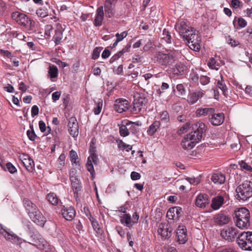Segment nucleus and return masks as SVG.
<instances>
[{
  "label": "nucleus",
  "instance_id": "obj_60",
  "mask_svg": "<svg viewBox=\"0 0 252 252\" xmlns=\"http://www.w3.org/2000/svg\"><path fill=\"white\" fill-rule=\"evenodd\" d=\"M53 30V28L52 25H47L45 27V34L48 36H50L51 34V32Z\"/></svg>",
  "mask_w": 252,
  "mask_h": 252
},
{
  "label": "nucleus",
  "instance_id": "obj_46",
  "mask_svg": "<svg viewBox=\"0 0 252 252\" xmlns=\"http://www.w3.org/2000/svg\"><path fill=\"white\" fill-rule=\"evenodd\" d=\"M93 163L94 162L92 159L91 158H88L86 167L88 171L92 176H93L95 173Z\"/></svg>",
  "mask_w": 252,
  "mask_h": 252
},
{
  "label": "nucleus",
  "instance_id": "obj_27",
  "mask_svg": "<svg viewBox=\"0 0 252 252\" xmlns=\"http://www.w3.org/2000/svg\"><path fill=\"white\" fill-rule=\"evenodd\" d=\"M215 112V110L213 108H199L196 110V115L197 117L208 116L209 118L212 113Z\"/></svg>",
  "mask_w": 252,
  "mask_h": 252
},
{
  "label": "nucleus",
  "instance_id": "obj_57",
  "mask_svg": "<svg viewBox=\"0 0 252 252\" xmlns=\"http://www.w3.org/2000/svg\"><path fill=\"white\" fill-rule=\"evenodd\" d=\"M210 78L207 76H201L200 77V82L203 85H206L210 82Z\"/></svg>",
  "mask_w": 252,
  "mask_h": 252
},
{
  "label": "nucleus",
  "instance_id": "obj_48",
  "mask_svg": "<svg viewBox=\"0 0 252 252\" xmlns=\"http://www.w3.org/2000/svg\"><path fill=\"white\" fill-rule=\"evenodd\" d=\"M118 147L120 149H122L123 150H126V152H129L132 149V146L131 145L127 144L122 140H121L119 143Z\"/></svg>",
  "mask_w": 252,
  "mask_h": 252
},
{
  "label": "nucleus",
  "instance_id": "obj_21",
  "mask_svg": "<svg viewBox=\"0 0 252 252\" xmlns=\"http://www.w3.org/2000/svg\"><path fill=\"white\" fill-rule=\"evenodd\" d=\"M201 91L190 92L187 97V101L190 104H193L204 95Z\"/></svg>",
  "mask_w": 252,
  "mask_h": 252
},
{
  "label": "nucleus",
  "instance_id": "obj_34",
  "mask_svg": "<svg viewBox=\"0 0 252 252\" xmlns=\"http://www.w3.org/2000/svg\"><path fill=\"white\" fill-rule=\"evenodd\" d=\"M190 29H192V28L188 26L184 21L180 22L178 27V32L183 37H184V35L186 34V32L190 30Z\"/></svg>",
  "mask_w": 252,
  "mask_h": 252
},
{
  "label": "nucleus",
  "instance_id": "obj_3",
  "mask_svg": "<svg viewBox=\"0 0 252 252\" xmlns=\"http://www.w3.org/2000/svg\"><path fill=\"white\" fill-rule=\"evenodd\" d=\"M188 43L189 47L195 51H199L200 48L199 37L197 32L193 28L186 32L183 37Z\"/></svg>",
  "mask_w": 252,
  "mask_h": 252
},
{
  "label": "nucleus",
  "instance_id": "obj_5",
  "mask_svg": "<svg viewBox=\"0 0 252 252\" xmlns=\"http://www.w3.org/2000/svg\"><path fill=\"white\" fill-rule=\"evenodd\" d=\"M175 52L171 51L167 54L159 52L156 53L155 58L161 65L167 66L172 64L175 60Z\"/></svg>",
  "mask_w": 252,
  "mask_h": 252
},
{
  "label": "nucleus",
  "instance_id": "obj_29",
  "mask_svg": "<svg viewBox=\"0 0 252 252\" xmlns=\"http://www.w3.org/2000/svg\"><path fill=\"white\" fill-rule=\"evenodd\" d=\"M187 67L181 63L176 64L172 68V72L176 75H181L186 70Z\"/></svg>",
  "mask_w": 252,
  "mask_h": 252
},
{
  "label": "nucleus",
  "instance_id": "obj_50",
  "mask_svg": "<svg viewBox=\"0 0 252 252\" xmlns=\"http://www.w3.org/2000/svg\"><path fill=\"white\" fill-rule=\"evenodd\" d=\"M102 48L100 47H97L94 49L92 53V59L93 60H96L99 57L100 53Z\"/></svg>",
  "mask_w": 252,
  "mask_h": 252
},
{
  "label": "nucleus",
  "instance_id": "obj_62",
  "mask_svg": "<svg viewBox=\"0 0 252 252\" xmlns=\"http://www.w3.org/2000/svg\"><path fill=\"white\" fill-rule=\"evenodd\" d=\"M32 117H34L35 116H37L39 113V108L37 105H33L32 108Z\"/></svg>",
  "mask_w": 252,
  "mask_h": 252
},
{
  "label": "nucleus",
  "instance_id": "obj_58",
  "mask_svg": "<svg viewBox=\"0 0 252 252\" xmlns=\"http://www.w3.org/2000/svg\"><path fill=\"white\" fill-rule=\"evenodd\" d=\"M240 165L242 168H243L244 169H245L247 171H252V167L250 165H249L248 163H247L246 162H245L243 160L241 161V162L240 163Z\"/></svg>",
  "mask_w": 252,
  "mask_h": 252
},
{
  "label": "nucleus",
  "instance_id": "obj_42",
  "mask_svg": "<svg viewBox=\"0 0 252 252\" xmlns=\"http://www.w3.org/2000/svg\"><path fill=\"white\" fill-rule=\"evenodd\" d=\"M63 37V32L62 30H57L55 32V35L54 37V42L56 45H59Z\"/></svg>",
  "mask_w": 252,
  "mask_h": 252
},
{
  "label": "nucleus",
  "instance_id": "obj_20",
  "mask_svg": "<svg viewBox=\"0 0 252 252\" xmlns=\"http://www.w3.org/2000/svg\"><path fill=\"white\" fill-rule=\"evenodd\" d=\"M230 220V217L224 213L220 212L215 216V222L219 225L227 224Z\"/></svg>",
  "mask_w": 252,
  "mask_h": 252
},
{
  "label": "nucleus",
  "instance_id": "obj_18",
  "mask_svg": "<svg viewBox=\"0 0 252 252\" xmlns=\"http://www.w3.org/2000/svg\"><path fill=\"white\" fill-rule=\"evenodd\" d=\"M29 18L26 14L17 11L13 12L12 14V18L20 25L24 27Z\"/></svg>",
  "mask_w": 252,
  "mask_h": 252
},
{
  "label": "nucleus",
  "instance_id": "obj_19",
  "mask_svg": "<svg viewBox=\"0 0 252 252\" xmlns=\"http://www.w3.org/2000/svg\"><path fill=\"white\" fill-rule=\"evenodd\" d=\"M209 204V196L206 194L198 195L195 199V205L199 208H205Z\"/></svg>",
  "mask_w": 252,
  "mask_h": 252
},
{
  "label": "nucleus",
  "instance_id": "obj_14",
  "mask_svg": "<svg viewBox=\"0 0 252 252\" xmlns=\"http://www.w3.org/2000/svg\"><path fill=\"white\" fill-rule=\"evenodd\" d=\"M31 219L38 225L43 226L46 222V219L38 209L29 216Z\"/></svg>",
  "mask_w": 252,
  "mask_h": 252
},
{
  "label": "nucleus",
  "instance_id": "obj_47",
  "mask_svg": "<svg viewBox=\"0 0 252 252\" xmlns=\"http://www.w3.org/2000/svg\"><path fill=\"white\" fill-rule=\"evenodd\" d=\"M161 38L168 43H171L172 38L170 32L166 29H164L163 31L162 37Z\"/></svg>",
  "mask_w": 252,
  "mask_h": 252
},
{
  "label": "nucleus",
  "instance_id": "obj_17",
  "mask_svg": "<svg viewBox=\"0 0 252 252\" xmlns=\"http://www.w3.org/2000/svg\"><path fill=\"white\" fill-rule=\"evenodd\" d=\"M196 130L190 133L194 135L197 140L200 141L202 138L203 134L206 132L207 127L204 123L201 122H199L196 124Z\"/></svg>",
  "mask_w": 252,
  "mask_h": 252
},
{
  "label": "nucleus",
  "instance_id": "obj_23",
  "mask_svg": "<svg viewBox=\"0 0 252 252\" xmlns=\"http://www.w3.org/2000/svg\"><path fill=\"white\" fill-rule=\"evenodd\" d=\"M104 19V11L102 6L97 8L96 11L95 17L94 20V25L96 27L101 26Z\"/></svg>",
  "mask_w": 252,
  "mask_h": 252
},
{
  "label": "nucleus",
  "instance_id": "obj_7",
  "mask_svg": "<svg viewBox=\"0 0 252 252\" xmlns=\"http://www.w3.org/2000/svg\"><path fill=\"white\" fill-rule=\"evenodd\" d=\"M76 171L74 169L71 170L69 172V178L71 183L72 188L74 192L75 198L78 197L79 192L81 190V183L77 177Z\"/></svg>",
  "mask_w": 252,
  "mask_h": 252
},
{
  "label": "nucleus",
  "instance_id": "obj_39",
  "mask_svg": "<svg viewBox=\"0 0 252 252\" xmlns=\"http://www.w3.org/2000/svg\"><path fill=\"white\" fill-rule=\"evenodd\" d=\"M208 66L212 69H215L218 70L220 67V64L216 60L215 58L212 57L211 58L208 62Z\"/></svg>",
  "mask_w": 252,
  "mask_h": 252
},
{
  "label": "nucleus",
  "instance_id": "obj_49",
  "mask_svg": "<svg viewBox=\"0 0 252 252\" xmlns=\"http://www.w3.org/2000/svg\"><path fill=\"white\" fill-rule=\"evenodd\" d=\"M30 128L31 129V130H28L27 131V135L31 141H34L35 140V138L36 137V135L35 134V133L33 130V126H31Z\"/></svg>",
  "mask_w": 252,
  "mask_h": 252
},
{
  "label": "nucleus",
  "instance_id": "obj_24",
  "mask_svg": "<svg viewBox=\"0 0 252 252\" xmlns=\"http://www.w3.org/2000/svg\"><path fill=\"white\" fill-rule=\"evenodd\" d=\"M63 217L67 220H71L75 217V211L73 207L63 208L61 210Z\"/></svg>",
  "mask_w": 252,
  "mask_h": 252
},
{
  "label": "nucleus",
  "instance_id": "obj_35",
  "mask_svg": "<svg viewBox=\"0 0 252 252\" xmlns=\"http://www.w3.org/2000/svg\"><path fill=\"white\" fill-rule=\"evenodd\" d=\"M160 123L158 121H155L148 128L147 132L150 136L153 135L159 128Z\"/></svg>",
  "mask_w": 252,
  "mask_h": 252
},
{
  "label": "nucleus",
  "instance_id": "obj_10",
  "mask_svg": "<svg viewBox=\"0 0 252 252\" xmlns=\"http://www.w3.org/2000/svg\"><path fill=\"white\" fill-rule=\"evenodd\" d=\"M172 229L168 223H160L158 227V232L162 240L169 239L171 236Z\"/></svg>",
  "mask_w": 252,
  "mask_h": 252
},
{
  "label": "nucleus",
  "instance_id": "obj_61",
  "mask_svg": "<svg viewBox=\"0 0 252 252\" xmlns=\"http://www.w3.org/2000/svg\"><path fill=\"white\" fill-rule=\"evenodd\" d=\"M160 119L162 121L167 122L169 119L168 113L166 111H163L160 115Z\"/></svg>",
  "mask_w": 252,
  "mask_h": 252
},
{
  "label": "nucleus",
  "instance_id": "obj_25",
  "mask_svg": "<svg viewBox=\"0 0 252 252\" xmlns=\"http://www.w3.org/2000/svg\"><path fill=\"white\" fill-rule=\"evenodd\" d=\"M23 203L29 216L38 209L36 205L28 198L24 199Z\"/></svg>",
  "mask_w": 252,
  "mask_h": 252
},
{
  "label": "nucleus",
  "instance_id": "obj_43",
  "mask_svg": "<svg viewBox=\"0 0 252 252\" xmlns=\"http://www.w3.org/2000/svg\"><path fill=\"white\" fill-rule=\"evenodd\" d=\"M104 11L105 15L108 18H111L115 15V11L114 7L108 6L104 5Z\"/></svg>",
  "mask_w": 252,
  "mask_h": 252
},
{
  "label": "nucleus",
  "instance_id": "obj_15",
  "mask_svg": "<svg viewBox=\"0 0 252 252\" xmlns=\"http://www.w3.org/2000/svg\"><path fill=\"white\" fill-rule=\"evenodd\" d=\"M114 108L119 113L125 112L128 108V101L126 99H118L115 101Z\"/></svg>",
  "mask_w": 252,
  "mask_h": 252
},
{
  "label": "nucleus",
  "instance_id": "obj_32",
  "mask_svg": "<svg viewBox=\"0 0 252 252\" xmlns=\"http://www.w3.org/2000/svg\"><path fill=\"white\" fill-rule=\"evenodd\" d=\"M120 221L122 223L124 224L126 226L129 228L132 227L133 225L132 218L128 214H125L121 216Z\"/></svg>",
  "mask_w": 252,
  "mask_h": 252
},
{
  "label": "nucleus",
  "instance_id": "obj_40",
  "mask_svg": "<svg viewBox=\"0 0 252 252\" xmlns=\"http://www.w3.org/2000/svg\"><path fill=\"white\" fill-rule=\"evenodd\" d=\"M220 80L218 81L217 86L219 89H220L222 91L223 94L224 95H226L227 90L226 86L223 79V76L222 75H220Z\"/></svg>",
  "mask_w": 252,
  "mask_h": 252
},
{
  "label": "nucleus",
  "instance_id": "obj_37",
  "mask_svg": "<svg viewBox=\"0 0 252 252\" xmlns=\"http://www.w3.org/2000/svg\"><path fill=\"white\" fill-rule=\"evenodd\" d=\"M48 69V75L51 79L57 77L59 72L56 66L50 65Z\"/></svg>",
  "mask_w": 252,
  "mask_h": 252
},
{
  "label": "nucleus",
  "instance_id": "obj_63",
  "mask_svg": "<svg viewBox=\"0 0 252 252\" xmlns=\"http://www.w3.org/2000/svg\"><path fill=\"white\" fill-rule=\"evenodd\" d=\"M130 177L132 180H137L140 179L141 175L139 173L133 171L131 173Z\"/></svg>",
  "mask_w": 252,
  "mask_h": 252
},
{
  "label": "nucleus",
  "instance_id": "obj_52",
  "mask_svg": "<svg viewBox=\"0 0 252 252\" xmlns=\"http://www.w3.org/2000/svg\"><path fill=\"white\" fill-rule=\"evenodd\" d=\"M190 126V123H187L183 126L181 127L178 131L179 135L182 134L188 131Z\"/></svg>",
  "mask_w": 252,
  "mask_h": 252
},
{
  "label": "nucleus",
  "instance_id": "obj_28",
  "mask_svg": "<svg viewBox=\"0 0 252 252\" xmlns=\"http://www.w3.org/2000/svg\"><path fill=\"white\" fill-rule=\"evenodd\" d=\"M224 203V198L220 195L214 197L211 205V207L215 210H218Z\"/></svg>",
  "mask_w": 252,
  "mask_h": 252
},
{
  "label": "nucleus",
  "instance_id": "obj_16",
  "mask_svg": "<svg viewBox=\"0 0 252 252\" xmlns=\"http://www.w3.org/2000/svg\"><path fill=\"white\" fill-rule=\"evenodd\" d=\"M224 120V114L222 113L216 114L215 112L210 116L209 120L211 124L215 126L221 125Z\"/></svg>",
  "mask_w": 252,
  "mask_h": 252
},
{
  "label": "nucleus",
  "instance_id": "obj_4",
  "mask_svg": "<svg viewBox=\"0 0 252 252\" xmlns=\"http://www.w3.org/2000/svg\"><path fill=\"white\" fill-rule=\"evenodd\" d=\"M239 247L244 251H252V232H242L236 240Z\"/></svg>",
  "mask_w": 252,
  "mask_h": 252
},
{
  "label": "nucleus",
  "instance_id": "obj_13",
  "mask_svg": "<svg viewBox=\"0 0 252 252\" xmlns=\"http://www.w3.org/2000/svg\"><path fill=\"white\" fill-rule=\"evenodd\" d=\"M182 209L180 207L170 208L167 211L166 217L169 220H178L182 216Z\"/></svg>",
  "mask_w": 252,
  "mask_h": 252
},
{
  "label": "nucleus",
  "instance_id": "obj_59",
  "mask_svg": "<svg viewBox=\"0 0 252 252\" xmlns=\"http://www.w3.org/2000/svg\"><path fill=\"white\" fill-rule=\"evenodd\" d=\"M127 35V32L126 31L123 32L120 34L119 33H116V36L117 39V41H122L125 37Z\"/></svg>",
  "mask_w": 252,
  "mask_h": 252
},
{
  "label": "nucleus",
  "instance_id": "obj_53",
  "mask_svg": "<svg viewBox=\"0 0 252 252\" xmlns=\"http://www.w3.org/2000/svg\"><path fill=\"white\" fill-rule=\"evenodd\" d=\"M102 101H99L97 103L96 107L94 108L93 111L95 115H98L102 109Z\"/></svg>",
  "mask_w": 252,
  "mask_h": 252
},
{
  "label": "nucleus",
  "instance_id": "obj_30",
  "mask_svg": "<svg viewBox=\"0 0 252 252\" xmlns=\"http://www.w3.org/2000/svg\"><path fill=\"white\" fill-rule=\"evenodd\" d=\"M87 216L88 217L89 219L91 222L92 225L94 230L95 231L97 234L101 235L103 233V230L100 228L98 222L92 217L90 213L89 215L87 214Z\"/></svg>",
  "mask_w": 252,
  "mask_h": 252
},
{
  "label": "nucleus",
  "instance_id": "obj_8",
  "mask_svg": "<svg viewBox=\"0 0 252 252\" xmlns=\"http://www.w3.org/2000/svg\"><path fill=\"white\" fill-rule=\"evenodd\" d=\"M199 141V140L195 138L194 135L190 132L183 139L181 142V146L184 149L189 150L193 148L196 143Z\"/></svg>",
  "mask_w": 252,
  "mask_h": 252
},
{
  "label": "nucleus",
  "instance_id": "obj_6",
  "mask_svg": "<svg viewBox=\"0 0 252 252\" xmlns=\"http://www.w3.org/2000/svg\"><path fill=\"white\" fill-rule=\"evenodd\" d=\"M147 103V100L143 95L137 94L134 96L131 112L133 114L139 113Z\"/></svg>",
  "mask_w": 252,
  "mask_h": 252
},
{
  "label": "nucleus",
  "instance_id": "obj_64",
  "mask_svg": "<svg viewBox=\"0 0 252 252\" xmlns=\"http://www.w3.org/2000/svg\"><path fill=\"white\" fill-rule=\"evenodd\" d=\"M61 93L60 92H55L52 94V98L54 102L56 101L57 100H59L60 96H61Z\"/></svg>",
  "mask_w": 252,
  "mask_h": 252
},
{
  "label": "nucleus",
  "instance_id": "obj_2",
  "mask_svg": "<svg viewBox=\"0 0 252 252\" xmlns=\"http://www.w3.org/2000/svg\"><path fill=\"white\" fill-rule=\"evenodd\" d=\"M236 198L239 201H245L252 197V183L245 181L236 189Z\"/></svg>",
  "mask_w": 252,
  "mask_h": 252
},
{
  "label": "nucleus",
  "instance_id": "obj_26",
  "mask_svg": "<svg viewBox=\"0 0 252 252\" xmlns=\"http://www.w3.org/2000/svg\"><path fill=\"white\" fill-rule=\"evenodd\" d=\"M22 163L27 170L29 172H32L34 166L33 161L28 156L24 155L22 160Z\"/></svg>",
  "mask_w": 252,
  "mask_h": 252
},
{
  "label": "nucleus",
  "instance_id": "obj_41",
  "mask_svg": "<svg viewBox=\"0 0 252 252\" xmlns=\"http://www.w3.org/2000/svg\"><path fill=\"white\" fill-rule=\"evenodd\" d=\"M119 132L120 135L123 137L128 136L129 134L128 126L125 125H119Z\"/></svg>",
  "mask_w": 252,
  "mask_h": 252
},
{
  "label": "nucleus",
  "instance_id": "obj_54",
  "mask_svg": "<svg viewBox=\"0 0 252 252\" xmlns=\"http://www.w3.org/2000/svg\"><path fill=\"white\" fill-rule=\"evenodd\" d=\"M6 167L8 171L11 174L17 172L16 167L11 162H7L6 164Z\"/></svg>",
  "mask_w": 252,
  "mask_h": 252
},
{
  "label": "nucleus",
  "instance_id": "obj_33",
  "mask_svg": "<svg viewBox=\"0 0 252 252\" xmlns=\"http://www.w3.org/2000/svg\"><path fill=\"white\" fill-rule=\"evenodd\" d=\"M211 180L217 184H223L225 181V177L223 174L221 173H215L213 174L211 177Z\"/></svg>",
  "mask_w": 252,
  "mask_h": 252
},
{
  "label": "nucleus",
  "instance_id": "obj_12",
  "mask_svg": "<svg viewBox=\"0 0 252 252\" xmlns=\"http://www.w3.org/2000/svg\"><path fill=\"white\" fill-rule=\"evenodd\" d=\"M68 126L70 134L73 137H76L79 133L78 123L75 117H72L69 118Z\"/></svg>",
  "mask_w": 252,
  "mask_h": 252
},
{
  "label": "nucleus",
  "instance_id": "obj_36",
  "mask_svg": "<svg viewBox=\"0 0 252 252\" xmlns=\"http://www.w3.org/2000/svg\"><path fill=\"white\" fill-rule=\"evenodd\" d=\"M139 122H132L130 121H126V125L128 126V129L132 133H135L137 131V126H141Z\"/></svg>",
  "mask_w": 252,
  "mask_h": 252
},
{
  "label": "nucleus",
  "instance_id": "obj_44",
  "mask_svg": "<svg viewBox=\"0 0 252 252\" xmlns=\"http://www.w3.org/2000/svg\"><path fill=\"white\" fill-rule=\"evenodd\" d=\"M95 152V148L91 146L90 149V156L88 158H91L92 159L94 163V164H97L98 159Z\"/></svg>",
  "mask_w": 252,
  "mask_h": 252
},
{
  "label": "nucleus",
  "instance_id": "obj_55",
  "mask_svg": "<svg viewBox=\"0 0 252 252\" xmlns=\"http://www.w3.org/2000/svg\"><path fill=\"white\" fill-rule=\"evenodd\" d=\"M69 155L71 162L74 163H76V159L78 158V156L76 152L75 151L72 150L69 152Z\"/></svg>",
  "mask_w": 252,
  "mask_h": 252
},
{
  "label": "nucleus",
  "instance_id": "obj_31",
  "mask_svg": "<svg viewBox=\"0 0 252 252\" xmlns=\"http://www.w3.org/2000/svg\"><path fill=\"white\" fill-rule=\"evenodd\" d=\"M47 6H44L38 8L36 12L37 15L41 18H44L49 15V11L50 6L48 2H46Z\"/></svg>",
  "mask_w": 252,
  "mask_h": 252
},
{
  "label": "nucleus",
  "instance_id": "obj_56",
  "mask_svg": "<svg viewBox=\"0 0 252 252\" xmlns=\"http://www.w3.org/2000/svg\"><path fill=\"white\" fill-rule=\"evenodd\" d=\"M176 89L179 93V94L184 95L186 94V90L184 86L182 84H178L176 86Z\"/></svg>",
  "mask_w": 252,
  "mask_h": 252
},
{
  "label": "nucleus",
  "instance_id": "obj_51",
  "mask_svg": "<svg viewBox=\"0 0 252 252\" xmlns=\"http://www.w3.org/2000/svg\"><path fill=\"white\" fill-rule=\"evenodd\" d=\"M226 40L227 43L230 45L232 47H236L239 44V42L238 40L232 38L230 36H228L226 37Z\"/></svg>",
  "mask_w": 252,
  "mask_h": 252
},
{
  "label": "nucleus",
  "instance_id": "obj_11",
  "mask_svg": "<svg viewBox=\"0 0 252 252\" xmlns=\"http://www.w3.org/2000/svg\"><path fill=\"white\" fill-rule=\"evenodd\" d=\"M188 240L186 228L185 226L180 225L176 231V240L180 244L186 243Z\"/></svg>",
  "mask_w": 252,
  "mask_h": 252
},
{
  "label": "nucleus",
  "instance_id": "obj_9",
  "mask_svg": "<svg viewBox=\"0 0 252 252\" xmlns=\"http://www.w3.org/2000/svg\"><path fill=\"white\" fill-rule=\"evenodd\" d=\"M238 233L237 229L234 227H228L223 228L221 230L220 235L221 237L228 241L234 240Z\"/></svg>",
  "mask_w": 252,
  "mask_h": 252
},
{
  "label": "nucleus",
  "instance_id": "obj_45",
  "mask_svg": "<svg viewBox=\"0 0 252 252\" xmlns=\"http://www.w3.org/2000/svg\"><path fill=\"white\" fill-rule=\"evenodd\" d=\"M35 22L29 18L28 20L26 22L24 28L28 31H33L34 30Z\"/></svg>",
  "mask_w": 252,
  "mask_h": 252
},
{
  "label": "nucleus",
  "instance_id": "obj_22",
  "mask_svg": "<svg viewBox=\"0 0 252 252\" xmlns=\"http://www.w3.org/2000/svg\"><path fill=\"white\" fill-rule=\"evenodd\" d=\"M0 234H1L5 239L9 240L13 242L17 243L19 241V237L12 232H9L3 229L0 224Z\"/></svg>",
  "mask_w": 252,
  "mask_h": 252
},
{
  "label": "nucleus",
  "instance_id": "obj_1",
  "mask_svg": "<svg viewBox=\"0 0 252 252\" xmlns=\"http://www.w3.org/2000/svg\"><path fill=\"white\" fill-rule=\"evenodd\" d=\"M233 219L236 225L240 228H247L250 226V213L246 208H241L235 211Z\"/></svg>",
  "mask_w": 252,
  "mask_h": 252
},
{
  "label": "nucleus",
  "instance_id": "obj_38",
  "mask_svg": "<svg viewBox=\"0 0 252 252\" xmlns=\"http://www.w3.org/2000/svg\"><path fill=\"white\" fill-rule=\"evenodd\" d=\"M47 199L53 205H56L59 202V199L54 193H49L47 195Z\"/></svg>",
  "mask_w": 252,
  "mask_h": 252
}]
</instances>
